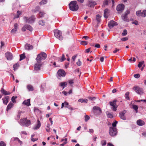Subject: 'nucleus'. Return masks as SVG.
I'll use <instances>...</instances> for the list:
<instances>
[{
	"label": "nucleus",
	"mask_w": 146,
	"mask_h": 146,
	"mask_svg": "<svg viewBox=\"0 0 146 146\" xmlns=\"http://www.w3.org/2000/svg\"><path fill=\"white\" fill-rule=\"evenodd\" d=\"M18 28V25L17 24L15 23L14 25V28L12 29L11 31V33L14 34L17 31Z\"/></svg>",
	"instance_id": "obj_19"
},
{
	"label": "nucleus",
	"mask_w": 146,
	"mask_h": 146,
	"mask_svg": "<svg viewBox=\"0 0 146 146\" xmlns=\"http://www.w3.org/2000/svg\"><path fill=\"white\" fill-rule=\"evenodd\" d=\"M17 98V96L15 97L14 96H13L11 98V100L12 102L14 103H15L16 102V101L15 100V99Z\"/></svg>",
	"instance_id": "obj_47"
},
{
	"label": "nucleus",
	"mask_w": 146,
	"mask_h": 146,
	"mask_svg": "<svg viewBox=\"0 0 146 146\" xmlns=\"http://www.w3.org/2000/svg\"><path fill=\"white\" fill-rule=\"evenodd\" d=\"M130 11L129 10H127L125 12L124 14L122 15L121 18L122 20L126 22H128L129 19L127 18V15L130 13Z\"/></svg>",
	"instance_id": "obj_6"
},
{
	"label": "nucleus",
	"mask_w": 146,
	"mask_h": 146,
	"mask_svg": "<svg viewBox=\"0 0 146 146\" xmlns=\"http://www.w3.org/2000/svg\"><path fill=\"white\" fill-rule=\"evenodd\" d=\"M47 57V55L43 52H42L37 56L36 60L38 63H40L42 60H45Z\"/></svg>",
	"instance_id": "obj_2"
},
{
	"label": "nucleus",
	"mask_w": 146,
	"mask_h": 146,
	"mask_svg": "<svg viewBox=\"0 0 146 146\" xmlns=\"http://www.w3.org/2000/svg\"><path fill=\"white\" fill-rule=\"evenodd\" d=\"M117 23L113 21H110L108 24V26L110 29H111L114 26H117Z\"/></svg>",
	"instance_id": "obj_12"
},
{
	"label": "nucleus",
	"mask_w": 146,
	"mask_h": 146,
	"mask_svg": "<svg viewBox=\"0 0 146 146\" xmlns=\"http://www.w3.org/2000/svg\"><path fill=\"white\" fill-rule=\"evenodd\" d=\"M57 74L58 76L60 77H64L66 75L65 72L63 70H59L58 71Z\"/></svg>",
	"instance_id": "obj_13"
},
{
	"label": "nucleus",
	"mask_w": 146,
	"mask_h": 146,
	"mask_svg": "<svg viewBox=\"0 0 146 146\" xmlns=\"http://www.w3.org/2000/svg\"><path fill=\"white\" fill-rule=\"evenodd\" d=\"M17 15L15 16L14 17V18H18L19 17V16L21 14V12L19 11H18L17 12Z\"/></svg>",
	"instance_id": "obj_33"
},
{
	"label": "nucleus",
	"mask_w": 146,
	"mask_h": 146,
	"mask_svg": "<svg viewBox=\"0 0 146 146\" xmlns=\"http://www.w3.org/2000/svg\"><path fill=\"white\" fill-rule=\"evenodd\" d=\"M101 144L103 146L105 145L106 144V141L105 140H103L101 141Z\"/></svg>",
	"instance_id": "obj_52"
},
{
	"label": "nucleus",
	"mask_w": 146,
	"mask_h": 146,
	"mask_svg": "<svg viewBox=\"0 0 146 146\" xmlns=\"http://www.w3.org/2000/svg\"><path fill=\"white\" fill-rule=\"evenodd\" d=\"M41 65L39 64H36L35 66V69L36 70H40V68L41 67Z\"/></svg>",
	"instance_id": "obj_24"
},
{
	"label": "nucleus",
	"mask_w": 146,
	"mask_h": 146,
	"mask_svg": "<svg viewBox=\"0 0 146 146\" xmlns=\"http://www.w3.org/2000/svg\"><path fill=\"white\" fill-rule=\"evenodd\" d=\"M22 111H19L17 114V115L15 117V119L16 120H18L20 118V116H21V113Z\"/></svg>",
	"instance_id": "obj_27"
},
{
	"label": "nucleus",
	"mask_w": 146,
	"mask_h": 146,
	"mask_svg": "<svg viewBox=\"0 0 146 146\" xmlns=\"http://www.w3.org/2000/svg\"><path fill=\"white\" fill-rule=\"evenodd\" d=\"M88 100L86 99H80L78 100V102H86L87 103L88 102Z\"/></svg>",
	"instance_id": "obj_34"
},
{
	"label": "nucleus",
	"mask_w": 146,
	"mask_h": 146,
	"mask_svg": "<svg viewBox=\"0 0 146 146\" xmlns=\"http://www.w3.org/2000/svg\"><path fill=\"white\" fill-rule=\"evenodd\" d=\"M127 34V31L125 29L123 30V32L122 33V35L123 36L126 35Z\"/></svg>",
	"instance_id": "obj_45"
},
{
	"label": "nucleus",
	"mask_w": 146,
	"mask_h": 146,
	"mask_svg": "<svg viewBox=\"0 0 146 146\" xmlns=\"http://www.w3.org/2000/svg\"><path fill=\"white\" fill-rule=\"evenodd\" d=\"M14 140L17 141L20 144V145H21L22 144V142L17 137L14 138Z\"/></svg>",
	"instance_id": "obj_37"
},
{
	"label": "nucleus",
	"mask_w": 146,
	"mask_h": 146,
	"mask_svg": "<svg viewBox=\"0 0 146 146\" xmlns=\"http://www.w3.org/2000/svg\"><path fill=\"white\" fill-rule=\"evenodd\" d=\"M69 63L68 62H67L65 63V68H67L69 66Z\"/></svg>",
	"instance_id": "obj_62"
},
{
	"label": "nucleus",
	"mask_w": 146,
	"mask_h": 146,
	"mask_svg": "<svg viewBox=\"0 0 146 146\" xmlns=\"http://www.w3.org/2000/svg\"><path fill=\"white\" fill-rule=\"evenodd\" d=\"M109 131L110 135L111 136H114L117 134V131L116 128L110 127Z\"/></svg>",
	"instance_id": "obj_4"
},
{
	"label": "nucleus",
	"mask_w": 146,
	"mask_h": 146,
	"mask_svg": "<svg viewBox=\"0 0 146 146\" xmlns=\"http://www.w3.org/2000/svg\"><path fill=\"white\" fill-rule=\"evenodd\" d=\"M96 4V3L93 1H88V6L90 7H93Z\"/></svg>",
	"instance_id": "obj_15"
},
{
	"label": "nucleus",
	"mask_w": 146,
	"mask_h": 146,
	"mask_svg": "<svg viewBox=\"0 0 146 146\" xmlns=\"http://www.w3.org/2000/svg\"><path fill=\"white\" fill-rule=\"evenodd\" d=\"M128 40V38L124 37L121 38V40L122 41H126Z\"/></svg>",
	"instance_id": "obj_58"
},
{
	"label": "nucleus",
	"mask_w": 146,
	"mask_h": 146,
	"mask_svg": "<svg viewBox=\"0 0 146 146\" xmlns=\"http://www.w3.org/2000/svg\"><path fill=\"white\" fill-rule=\"evenodd\" d=\"M25 123L26 124L25 126L26 127H28L31 124V123L30 120L27 119Z\"/></svg>",
	"instance_id": "obj_31"
},
{
	"label": "nucleus",
	"mask_w": 146,
	"mask_h": 146,
	"mask_svg": "<svg viewBox=\"0 0 146 146\" xmlns=\"http://www.w3.org/2000/svg\"><path fill=\"white\" fill-rule=\"evenodd\" d=\"M133 76L135 78H138L140 77V74H134Z\"/></svg>",
	"instance_id": "obj_55"
},
{
	"label": "nucleus",
	"mask_w": 146,
	"mask_h": 146,
	"mask_svg": "<svg viewBox=\"0 0 146 146\" xmlns=\"http://www.w3.org/2000/svg\"><path fill=\"white\" fill-rule=\"evenodd\" d=\"M137 124L139 126H142L144 125L145 123L144 121L141 119H139L137 121Z\"/></svg>",
	"instance_id": "obj_22"
},
{
	"label": "nucleus",
	"mask_w": 146,
	"mask_h": 146,
	"mask_svg": "<svg viewBox=\"0 0 146 146\" xmlns=\"http://www.w3.org/2000/svg\"><path fill=\"white\" fill-rule=\"evenodd\" d=\"M5 55L7 60H11L13 58L12 54L9 52H7L5 54Z\"/></svg>",
	"instance_id": "obj_9"
},
{
	"label": "nucleus",
	"mask_w": 146,
	"mask_h": 146,
	"mask_svg": "<svg viewBox=\"0 0 146 146\" xmlns=\"http://www.w3.org/2000/svg\"><path fill=\"white\" fill-rule=\"evenodd\" d=\"M116 100H114L112 102H109L110 105L112 106L111 109L114 111H116L117 108V106L116 105Z\"/></svg>",
	"instance_id": "obj_7"
},
{
	"label": "nucleus",
	"mask_w": 146,
	"mask_h": 146,
	"mask_svg": "<svg viewBox=\"0 0 146 146\" xmlns=\"http://www.w3.org/2000/svg\"><path fill=\"white\" fill-rule=\"evenodd\" d=\"M119 49H117V48H115V50L113 51V53H115L119 51Z\"/></svg>",
	"instance_id": "obj_64"
},
{
	"label": "nucleus",
	"mask_w": 146,
	"mask_h": 146,
	"mask_svg": "<svg viewBox=\"0 0 146 146\" xmlns=\"http://www.w3.org/2000/svg\"><path fill=\"white\" fill-rule=\"evenodd\" d=\"M133 108L135 110L136 113L138 112V107L136 105H132Z\"/></svg>",
	"instance_id": "obj_35"
},
{
	"label": "nucleus",
	"mask_w": 146,
	"mask_h": 146,
	"mask_svg": "<svg viewBox=\"0 0 146 146\" xmlns=\"http://www.w3.org/2000/svg\"><path fill=\"white\" fill-rule=\"evenodd\" d=\"M117 121H115L112 124V126L111 127H113V128H115V127L116 126V124L117 123Z\"/></svg>",
	"instance_id": "obj_42"
},
{
	"label": "nucleus",
	"mask_w": 146,
	"mask_h": 146,
	"mask_svg": "<svg viewBox=\"0 0 146 146\" xmlns=\"http://www.w3.org/2000/svg\"><path fill=\"white\" fill-rule=\"evenodd\" d=\"M27 88L29 91H33L34 90L33 87L31 85H28L27 86Z\"/></svg>",
	"instance_id": "obj_29"
},
{
	"label": "nucleus",
	"mask_w": 146,
	"mask_h": 146,
	"mask_svg": "<svg viewBox=\"0 0 146 146\" xmlns=\"http://www.w3.org/2000/svg\"><path fill=\"white\" fill-rule=\"evenodd\" d=\"M126 113V111H124L119 113V117L120 118L123 120H125L126 118L125 116V114Z\"/></svg>",
	"instance_id": "obj_14"
},
{
	"label": "nucleus",
	"mask_w": 146,
	"mask_h": 146,
	"mask_svg": "<svg viewBox=\"0 0 146 146\" xmlns=\"http://www.w3.org/2000/svg\"><path fill=\"white\" fill-rule=\"evenodd\" d=\"M144 61H142L141 62H139V64L138 65V66L139 68L141 67L142 65L144 63Z\"/></svg>",
	"instance_id": "obj_46"
},
{
	"label": "nucleus",
	"mask_w": 146,
	"mask_h": 146,
	"mask_svg": "<svg viewBox=\"0 0 146 146\" xmlns=\"http://www.w3.org/2000/svg\"><path fill=\"white\" fill-rule=\"evenodd\" d=\"M19 66V64L18 63H16L13 65V68L14 71L16 70L17 69L18 67Z\"/></svg>",
	"instance_id": "obj_36"
},
{
	"label": "nucleus",
	"mask_w": 146,
	"mask_h": 146,
	"mask_svg": "<svg viewBox=\"0 0 146 146\" xmlns=\"http://www.w3.org/2000/svg\"><path fill=\"white\" fill-rule=\"evenodd\" d=\"M106 113L108 117L111 118L113 117L112 113H110L109 111H106Z\"/></svg>",
	"instance_id": "obj_26"
},
{
	"label": "nucleus",
	"mask_w": 146,
	"mask_h": 146,
	"mask_svg": "<svg viewBox=\"0 0 146 146\" xmlns=\"http://www.w3.org/2000/svg\"><path fill=\"white\" fill-rule=\"evenodd\" d=\"M93 112L95 113H96V111H99V113H102V111L101 108L99 107L98 106H94L93 107Z\"/></svg>",
	"instance_id": "obj_11"
},
{
	"label": "nucleus",
	"mask_w": 146,
	"mask_h": 146,
	"mask_svg": "<svg viewBox=\"0 0 146 146\" xmlns=\"http://www.w3.org/2000/svg\"><path fill=\"white\" fill-rule=\"evenodd\" d=\"M132 23L133 24H134L135 25H138V22L137 21H133L132 22Z\"/></svg>",
	"instance_id": "obj_59"
},
{
	"label": "nucleus",
	"mask_w": 146,
	"mask_h": 146,
	"mask_svg": "<svg viewBox=\"0 0 146 146\" xmlns=\"http://www.w3.org/2000/svg\"><path fill=\"white\" fill-rule=\"evenodd\" d=\"M95 46L98 48H100V45L98 44H96L95 45Z\"/></svg>",
	"instance_id": "obj_63"
},
{
	"label": "nucleus",
	"mask_w": 146,
	"mask_h": 146,
	"mask_svg": "<svg viewBox=\"0 0 146 146\" xmlns=\"http://www.w3.org/2000/svg\"><path fill=\"white\" fill-rule=\"evenodd\" d=\"M80 43L81 44L84 45H87L88 44L87 42L86 41H82L80 42Z\"/></svg>",
	"instance_id": "obj_49"
},
{
	"label": "nucleus",
	"mask_w": 146,
	"mask_h": 146,
	"mask_svg": "<svg viewBox=\"0 0 146 146\" xmlns=\"http://www.w3.org/2000/svg\"><path fill=\"white\" fill-rule=\"evenodd\" d=\"M38 23L39 25H40L42 26L45 25V23L44 22L43 20H41L39 21Z\"/></svg>",
	"instance_id": "obj_48"
},
{
	"label": "nucleus",
	"mask_w": 146,
	"mask_h": 146,
	"mask_svg": "<svg viewBox=\"0 0 146 146\" xmlns=\"http://www.w3.org/2000/svg\"><path fill=\"white\" fill-rule=\"evenodd\" d=\"M0 92L2 94L4 95H10L11 93L9 91L5 90L3 88H2L0 90Z\"/></svg>",
	"instance_id": "obj_17"
},
{
	"label": "nucleus",
	"mask_w": 146,
	"mask_h": 146,
	"mask_svg": "<svg viewBox=\"0 0 146 146\" xmlns=\"http://www.w3.org/2000/svg\"><path fill=\"white\" fill-rule=\"evenodd\" d=\"M146 15V10H144L142 12H141V16L143 17H145Z\"/></svg>",
	"instance_id": "obj_41"
},
{
	"label": "nucleus",
	"mask_w": 146,
	"mask_h": 146,
	"mask_svg": "<svg viewBox=\"0 0 146 146\" xmlns=\"http://www.w3.org/2000/svg\"><path fill=\"white\" fill-rule=\"evenodd\" d=\"M55 36L60 40H62L63 39L62 33L61 31L57 29H55L54 31Z\"/></svg>",
	"instance_id": "obj_3"
},
{
	"label": "nucleus",
	"mask_w": 146,
	"mask_h": 146,
	"mask_svg": "<svg viewBox=\"0 0 146 146\" xmlns=\"http://www.w3.org/2000/svg\"><path fill=\"white\" fill-rule=\"evenodd\" d=\"M14 105V104L12 102H10L8 105L6 110L8 111L9 110H10Z\"/></svg>",
	"instance_id": "obj_23"
},
{
	"label": "nucleus",
	"mask_w": 146,
	"mask_h": 146,
	"mask_svg": "<svg viewBox=\"0 0 146 146\" xmlns=\"http://www.w3.org/2000/svg\"><path fill=\"white\" fill-rule=\"evenodd\" d=\"M66 60V58L65 57V56L64 54H63L62 55V56L61 59H60V61L61 62H63L64 60Z\"/></svg>",
	"instance_id": "obj_51"
},
{
	"label": "nucleus",
	"mask_w": 146,
	"mask_h": 146,
	"mask_svg": "<svg viewBox=\"0 0 146 146\" xmlns=\"http://www.w3.org/2000/svg\"><path fill=\"white\" fill-rule=\"evenodd\" d=\"M6 144L3 141H1L0 142V146H6Z\"/></svg>",
	"instance_id": "obj_53"
},
{
	"label": "nucleus",
	"mask_w": 146,
	"mask_h": 146,
	"mask_svg": "<svg viewBox=\"0 0 146 146\" xmlns=\"http://www.w3.org/2000/svg\"><path fill=\"white\" fill-rule=\"evenodd\" d=\"M133 88L138 94H141L143 93V90L139 86L134 87Z\"/></svg>",
	"instance_id": "obj_8"
},
{
	"label": "nucleus",
	"mask_w": 146,
	"mask_h": 146,
	"mask_svg": "<svg viewBox=\"0 0 146 146\" xmlns=\"http://www.w3.org/2000/svg\"><path fill=\"white\" fill-rule=\"evenodd\" d=\"M85 121L86 122L89 120L90 118V117L88 115H86L85 116Z\"/></svg>",
	"instance_id": "obj_50"
},
{
	"label": "nucleus",
	"mask_w": 146,
	"mask_h": 146,
	"mask_svg": "<svg viewBox=\"0 0 146 146\" xmlns=\"http://www.w3.org/2000/svg\"><path fill=\"white\" fill-rule=\"evenodd\" d=\"M33 48V46L29 44H27L25 46V49L27 50H32Z\"/></svg>",
	"instance_id": "obj_18"
},
{
	"label": "nucleus",
	"mask_w": 146,
	"mask_h": 146,
	"mask_svg": "<svg viewBox=\"0 0 146 146\" xmlns=\"http://www.w3.org/2000/svg\"><path fill=\"white\" fill-rule=\"evenodd\" d=\"M109 9H106L104 11V17L106 18H107L108 17V13Z\"/></svg>",
	"instance_id": "obj_28"
},
{
	"label": "nucleus",
	"mask_w": 146,
	"mask_h": 146,
	"mask_svg": "<svg viewBox=\"0 0 146 146\" xmlns=\"http://www.w3.org/2000/svg\"><path fill=\"white\" fill-rule=\"evenodd\" d=\"M136 15L138 16H140L141 15V11H137L136 12Z\"/></svg>",
	"instance_id": "obj_57"
},
{
	"label": "nucleus",
	"mask_w": 146,
	"mask_h": 146,
	"mask_svg": "<svg viewBox=\"0 0 146 146\" xmlns=\"http://www.w3.org/2000/svg\"><path fill=\"white\" fill-rule=\"evenodd\" d=\"M23 19L26 23H31L34 22L35 19V18L34 16H32L29 18L27 17H24Z\"/></svg>",
	"instance_id": "obj_5"
},
{
	"label": "nucleus",
	"mask_w": 146,
	"mask_h": 146,
	"mask_svg": "<svg viewBox=\"0 0 146 146\" xmlns=\"http://www.w3.org/2000/svg\"><path fill=\"white\" fill-rule=\"evenodd\" d=\"M70 9L73 11H77L79 9V6L76 1H72L69 4Z\"/></svg>",
	"instance_id": "obj_1"
},
{
	"label": "nucleus",
	"mask_w": 146,
	"mask_h": 146,
	"mask_svg": "<svg viewBox=\"0 0 146 146\" xmlns=\"http://www.w3.org/2000/svg\"><path fill=\"white\" fill-rule=\"evenodd\" d=\"M68 82L70 84H72L74 83V80H68Z\"/></svg>",
	"instance_id": "obj_61"
},
{
	"label": "nucleus",
	"mask_w": 146,
	"mask_h": 146,
	"mask_svg": "<svg viewBox=\"0 0 146 146\" xmlns=\"http://www.w3.org/2000/svg\"><path fill=\"white\" fill-rule=\"evenodd\" d=\"M65 107L66 108H68L69 109L71 110H73L72 108L71 107L70 105H68V106H65Z\"/></svg>",
	"instance_id": "obj_60"
},
{
	"label": "nucleus",
	"mask_w": 146,
	"mask_h": 146,
	"mask_svg": "<svg viewBox=\"0 0 146 146\" xmlns=\"http://www.w3.org/2000/svg\"><path fill=\"white\" fill-rule=\"evenodd\" d=\"M2 100L3 103L6 105L9 100V97L8 96H5L4 98H2Z\"/></svg>",
	"instance_id": "obj_16"
},
{
	"label": "nucleus",
	"mask_w": 146,
	"mask_h": 146,
	"mask_svg": "<svg viewBox=\"0 0 146 146\" xmlns=\"http://www.w3.org/2000/svg\"><path fill=\"white\" fill-rule=\"evenodd\" d=\"M25 27L26 29L29 30L30 31H31L33 30V28L32 27L29 25H26L25 26Z\"/></svg>",
	"instance_id": "obj_32"
},
{
	"label": "nucleus",
	"mask_w": 146,
	"mask_h": 146,
	"mask_svg": "<svg viewBox=\"0 0 146 146\" xmlns=\"http://www.w3.org/2000/svg\"><path fill=\"white\" fill-rule=\"evenodd\" d=\"M45 13L42 12H40L39 13V15L40 17H43L45 15Z\"/></svg>",
	"instance_id": "obj_54"
},
{
	"label": "nucleus",
	"mask_w": 146,
	"mask_h": 146,
	"mask_svg": "<svg viewBox=\"0 0 146 146\" xmlns=\"http://www.w3.org/2000/svg\"><path fill=\"white\" fill-rule=\"evenodd\" d=\"M47 2V0H42V1L40 2V5H42L45 4Z\"/></svg>",
	"instance_id": "obj_44"
},
{
	"label": "nucleus",
	"mask_w": 146,
	"mask_h": 146,
	"mask_svg": "<svg viewBox=\"0 0 146 146\" xmlns=\"http://www.w3.org/2000/svg\"><path fill=\"white\" fill-rule=\"evenodd\" d=\"M20 60L21 61L25 58V56L24 53H23V54H22L20 55Z\"/></svg>",
	"instance_id": "obj_38"
},
{
	"label": "nucleus",
	"mask_w": 146,
	"mask_h": 146,
	"mask_svg": "<svg viewBox=\"0 0 146 146\" xmlns=\"http://www.w3.org/2000/svg\"><path fill=\"white\" fill-rule=\"evenodd\" d=\"M124 8V5L122 4H120L117 5L116 8V10L118 11H120L121 12L123 11Z\"/></svg>",
	"instance_id": "obj_10"
},
{
	"label": "nucleus",
	"mask_w": 146,
	"mask_h": 146,
	"mask_svg": "<svg viewBox=\"0 0 146 146\" xmlns=\"http://www.w3.org/2000/svg\"><path fill=\"white\" fill-rule=\"evenodd\" d=\"M129 92H127L125 94V98L127 100H129Z\"/></svg>",
	"instance_id": "obj_43"
},
{
	"label": "nucleus",
	"mask_w": 146,
	"mask_h": 146,
	"mask_svg": "<svg viewBox=\"0 0 146 146\" xmlns=\"http://www.w3.org/2000/svg\"><path fill=\"white\" fill-rule=\"evenodd\" d=\"M96 20L98 22H100L101 21V16L99 15H96Z\"/></svg>",
	"instance_id": "obj_39"
},
{
	"label": "nucleus",
	"mask_w": 146,
	"mask_h": 146,
	"mask_svg": "<svg viewBox=\"0 0 146 146\" xmlns=\"http://www.w3.org/2000/svg\"><path fill=\"white\" fill-rule=\"evenodd\" d=\"M76 64L77 65L80 66L82 64V62H81L80 61V60L79 59L78 60V61L76 62Z\"/></svg>",
	"instance_id": "obj_56"
},
{
	"label": "nucleus",
	"mask_w": 146,
	"mask_h": 146,
	"mask_svg": "<svg viewBox=\"0 0 146 146\" xmlns=\"http://www.w3.org/2000/svg\"><path fill=\"white\" fill-rule=\"evenodd\" d=\"M37 124L33 127V129L34 130H37L41 126L40 122L39 120L37 121Z\"/></svg>",
	"instance_id": "obj_20"
},
{
	"label": "nucleus",
	"mask_w": 146,
	"mask_h": 146,
	"mask_svg": "<svg viewBox=\"0 0 146 146\" xmlns=\"http://www.w3.org/2000/svg\"><path fill=\"white\" fill-rule=\"evenodd\" d=\"M23 104L26 105L27 106H29L31 105L30 103V99H29L26 100H25Z\"/></svg>",
	"instance_id": "obj_25"
},
{
	"label": "nucleus",
	"mask_w": 146,
	"mask_h": 146,
	"mask_svg": "<svg viewBox=\"0 0 146 146\" xmlns=\"http://www.w3.org/2000/svg\"><path fill=\"white\" fill-rule=\"evenodd\" d=\"M110 0H104L103 2V6L104 7L105 5H108L109 2H110Z\"/></svg>",
	"instance_id": "obj_30"
},
{
	"label": "nucleus",
	"mask_w": 146,
	"mask_h": 146,
	"mask_svg": "<svg viewBox=\"0 0 146 146\" xmlns=\"http://www.w3.org/2000/svg\"><path fill=\"white\" fill-rule=\"evenodd\" d=\"M60 86L64 88L66 86L67 83L66 82H63L60 83Z\"/></svg>",
	"instance_id": "obj_40"
},
{
	"label": "nucleus",
	"mask_w": 146,
	"mask_h": 146,
	"mask_svg": "<svg viewBox=\"0 0 146 146\" xmlns=\"http://www.w3.org/2000/svg\"><path fill=\"white\" fill-rule=\"evenodd\" d=\"M27 119L26 118H23L21 119L20 120L19 123L21 125L23 126H25V121H26Z\"/></svg>",
	"instance_id": "obj_21"
}]
</instances>
